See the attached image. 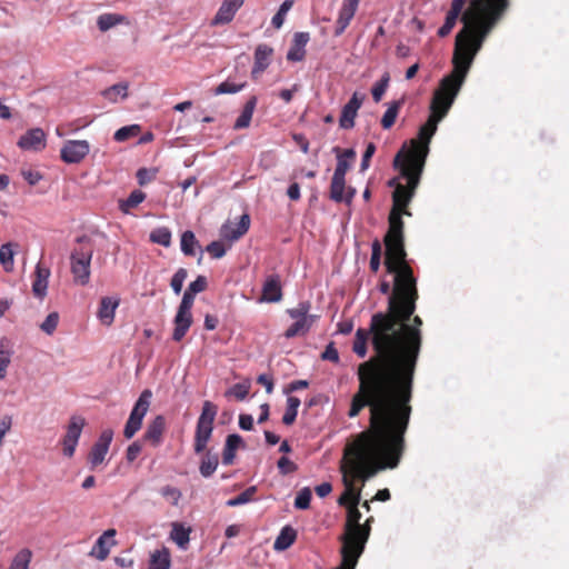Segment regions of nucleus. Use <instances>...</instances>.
<instances>
[{
    "label": "nucleus",
    "instance_id": "obj_1",
    "mask_svg": "<svg viewBox=\"0 0 569 569\" xmlns=\"http://www.w3.org/2000/svg\"><path fill=\"white\" fill-rule=\"evenodd\" d=\"M393 274L395 289L387 310L373 313L368 329L356 331L352 351L365 358L371 337L376 355L358 366L359 385L348 417L356 418L369 408L371 421L409 425L423 322L419 316H413L419 298L417 279Z\"/></svg>",
    "mask_w": 569,
    "mask_h": 569
},
{
    "label": "nucleus",
    "instance_id": "obj_2",
    "mask_svg": "<svg viewBox=\"0 0 569 569\" xmlns=\"http://www.w3.org/2000/svg\"><path fill=\"white\" fill-rule=\"evenodd\" d=\"M408 427L407 423L369 420L368 429L345 447L340 465L345 491L338 499L340 506L348 509V506L359 505L361 487L356 486L357 481L363 486L379 471L398 467L406 449Z\"/></svg>",
    "mask_w": 569,
    "mask_h": 569
},
{
    "label": "nucleus",
    "instance_id": "obj_3",
    "mask_svg": "<svg viewBox=\"0 0 569 569\" xmlns=\"http://www.w3.org/2000/svg\"><path fill=\"white\" fill-rule=\"evenodd\" d=\"M401 157L402 152L396 154L393 166L399 169L400 177L407 183H396V179L389 182V186H395V190L392 192V208L388 217L389 226L383 238L386 247L385 266L388 273L415 277L413 270L407 261L402 216H411L408 206L415 197L425 167L405 161Z\"/></svg>",
    "mask_w": 569,
    "mask_h": 569
},
{
    "label": "nucleus",
    "instance_id": "obj_4",
    "mask_svg": "<svg viewBox=\"0 0 569 569\" xmlns=\"http://www.w3.org/2000/svg\"><path fill=\"white\" fill-rule=\"evenodd\" d=\"M483 41L480 38L457 33L452 57L453 69L440 80L433 91L429 116L441 121L448 114Z\"/></svg>",
    "mask_w": 569,
    "mask_h": 569
},
{
    "label": "nucleus",
    "instance_id": "obj_5",
    "mask_svg": "<svg viewBox=\"0 0 569 569\" xmlns=\"http://www.w3.org/2000/svg\"><path fill=\"white\" fill-rule=\"evenodd\" d=\"M509 7V0H470L460 33L486 39Z\"/></svg>",
    "mask_w": 569,
    "mask_h": 569
},
{
    "label": "nucleus",
    "instance_id": "obj_6",
    "mask_svg": "<svg viewBox=\"0 0 569 569\" xmlns=\"http://www.w3.org/2000/svg\"><path fill=\"white\" fill-rule=\"evenodd\" d=\"M361 512L358 505L348 506L347 518L343 526V533L340 537L341 563L336 569H355L360 556L362 555L366 543L370 537V528L368 525H361Z\"/></svg>",
    "mask_w": 569,
    "mask_h": 569
},
{
    "label": "nucleus",
    "instance_id": "obj_7",
    "mask_svg": "<svg viewBox=\"0 0 569 569\" xmlns=\"http://www.w3.org/2000/svg\"><path fill=\"white\" fill-rule=\"evenodd\" d=\"M93 251V241L88 236H81L76 239V244L70 253V270L74 283L80 286L89 283Z\"/></svg>",
    "mask_w": 569,
    "mask_h": 569
},
{
    "label": "nucleus",
    "instance_id": "obj_8",
    "mask_svg": "<svg viewBox=\"0 0 569 569\" xmlns=\"http://www.w3.org/2000/svg\"><path fill=\"white\" fill-rule=\"evenodd\" d=\"M440 121L429 116L425 124H422L418 132V138L410 141V147H405L399 151L402 152L401 159L419 167H425L429 153V143L431 138L437 131Z\"/></svg>",
    "mask_w": 569,
    "mask_h": 569
},
{
    "label": "nucleus",
    "instance_id": "obj_9",
    "mask_svg": "<svg viewBox=\"0 0 569 569\" xmlns=\"http://www.w3.org/2000/svg\"><path fill=\"white\" fill-rule=\"evenodd\" d=\"M152 392L150 389H144L140 393L123 429V436L126 439H131L140 430L142 420L149 410Z\"/></svg>",
    "mask_w": 569,
    "mask_h": 569
},
{
    "label": "nucleus",
    "instance_id": "obj_10",
    "mask_svg": "<svg viewBox=\"0 0 569 569\" xmlns=\"http://www.w3.org/2000/svg\"><path fill=\"white\" fill-rule=\"evenodd\" d=\"M89 152L90 144L87 140H67L60 150V158L69 164L80 163Z\"/></svg>",
    "mask_w": 569,
    "mask_h": 569
},
{
    "label": "nucleus",
    "instance_id": "obj_11",
    "mask_svg": "<svg viewBox=\"0 0 569 569\" xmlns=\"http://www.w3.org/2000/svg\"><path fill=\"white\" fill-rule=\"evenodd\" d=\"M84 423V419L81 417H72L70 419L67 432L62 439L64 456L69 458L73 456Z\"/></svg>",
    "mask_w": 569,
    "mask_h": 569
},
{
    "label": "nucleus",
    "instance_id": "obj_12",
    "mask_svg": "<svg viewBox=\"0 0 569 569\" xmlns=\"http://www.w3.org/2000/svg\"><path fill=\"white\" fill-rule=\"evenodd\" d=\"M366 99L365 94L353 92L350 100L343 106L341 116L339 119V126L342 129H352L355 127V119L358 114V110L361 108Z\"/></svg>",
    "mask_w": 569,
    "mask_h": 569
},
{
    "label": "nucleus",
    "instance_id": "obj_13",
    "mask_svg": "<svg viewBox=\"0 0 569 569\" xmlns=\"http://www.w3.org/2000/svg\"><path fill=\"white\" fill-rule=\"evenodd\" d=\"M112 438L113 432L111 429H106L101 432L99 439L91 448V451L88 457V460L91 463L92 468L103 462L106 455L108 453Z\"/></svg>",
    "mask_w": 569,
    "mask_h": 569
},
{
    "label": "nucleus",
    "instance_id": "obj_14",
    "mask_svg": "<svg viewBox=\"0 0 569 569\" xmlns=\"http://www.w3.org/2000/svg\"><path fill=\"white\" fill-rule=\"evenodd\" d=\"M282 284L279 274L273 273L266 278L259 302H279L282 299Z\"/></svg>",
    "mask_w": 569,
    "mask_h": 569
},
{
    "label": "nucleus",
    "instance_id": "obj_15",
    "mask_svg": "<svg viewBox=\"0 0 569 569\" xmlns=\"http://www.w3.org/2000/svg\"><path fill=\"white\" fill-rule=\"evenodd\" d=\"M468 0H452L449 11L447 12L445 23L438 29V36L440 38L447 37L453 29V27L457 23V20L459 16H463V13L467 11L465 9V6Z\"/></svg>",
    "mask_w": 569,
    "mask_h": 569
},
{
    "label": "nucleus",
    "instance_id": "obj_16",
    "mask_svg": "<svg viewBox=\"0 0 569 569\" xmlns=\"http://www.w3.org/2000/svg\"><path fill=\"white\" fill-rule=\"evenodd\" d=\"M360 0H343L337 19L335 36H341L355 17Z\"/></svg>",
    "mask_w": 569,
    "mask_h": 569
},
{
    "label": "nucleus",
    "instance_id": "obj_17",
    "mask_svg": "<svg viewBox=\"0 0 569 569\" xmlns=\"http://www.w3.org/2000/svg\"><path fill=\"white\" fill-rule=\"evenodd\" d=\"M18 146L23 150L40 151L46 147V133L40 128L30 129L20 137Z\"/></svg>",
    "mask_w": 569,
    "mask_h": 569
},
{
    "label": "nucleus",
    "instance_id": "obj_18",
    "mask_svg": "<svg viewBox=\"0 0 569 569\" xmlns=\"http://www.w3.org/2000/svg\"><path fill=\"white\" fill-rule=\"evenodd\" d=\"M310 41L309 32H296L291 40V46L287 52V60L291 62H299L306 58V46Z\"/></svg>",
    "mask_w": 569,
    "mask_h": 569
},
{
    "label": "nucleus",
    "instance_id": "obj_19",
    "mask_svg": "<svg viewBox=\"0 0 569 569\" xmlns=\"http://www.w3.org/2000/svg\"><path fill=\"white\" fill-rule=\"evenodd\" d=\"M244 0H223L218 9L212 26L227 24L232 21L237 11L242 7Z\"/></svg>",
    "mask_w": 569,
    "mask_h": 569
},
{
    "label": "nucleus",
    "instance_id": "obj_20",
    "mask_svg": "<svg viewBox=\"0 0 569 569\" xmlns=\"http://www.w3.org/2000/svg\"><path fill=\"white\" fill-rule=\"evenodd\" d=\"M51 271L49 268L38 262L33 272L32 293L36 298L42 300L47 296L49 277Z\"/></svg>",
    "mask_w": 569,
    "mask_h": 569
},
{
    "label": "nucleus",
    "instance_id": "obj_21",
    "mask_svg": "<svg viewBox=\"0 0 569 569\" xmlns=\"http://www.w3.org/2000/svg\"><path fill=\"white\" fill-rule=\"evenodd\" d=\"M250 227V217L249 214L244 213L240 217V220L238 223H224L221 227L220 234L223 239H227L229 241H236L240 239Z\"/></svg>",
    "mask_w": 569,
    "mask_h": 569
},
{
    "label": "nucleus",
    "instance_id": "obj_22",
    "mask_svg": "<svg viewBox=\"0 0 569 569\" xmlns=\"http://www.w3.org/2000/svg\"><path fill=\"white\" fill-rule=\"evenodd\" d=\"M346 191V177L335 174L332 176L330 183V198L336 202H350L355 196V189L349 188L348 192Z\"/></svg>",
    "mask_w": 569,
    "mask_h": 569
},
{
    "label": "nucleus",
    "instance_id": "obj_23",
    "mask_svg": "<svg viewBox=\"0 0 569 569\" xmlns=\"http://www.w3.org/2000/svg\"><path fill=\"white\" fill-rule=\"evenodd\" d=\"M120 303L118 298L102 297L97 312L102 325L110 327L113 323L116 310Z\"/></svg>",
    "mask_w": 569,
    "mask_h": 569
},
{
    "label": "nucleus",
    "instance_id": "obj_24",
    "mask_svg": "<svg viewBox=\"0 0 569 569\" xmlns=\"http://www.w3.org/2000/svg\"><path fill=\"white\" fill-rule=\"evenodd\" d=\"M116 536L114 529L106 530L96 541L91 556L97 558L98 560H106L110 552V547L116 545L114 540H111Z\"/></svg>",
    "mask_w": 569,
    "mask_h": 569
},
{
    "label": "nucleus",
    "instance_id": "obj_25",
    "mask_svg": "<svg viewBox=\"0 0 569 569\" xmlns=\"http://www.w3.org/2000/svg\"><path fill=\"white\" fill-rule=\"evenodd\" d=\"M166 430V419L159 415L148 425L143 439L151 446L158 447L162 442V436Z\"/></svg>",
    "mask_w": 569,
    "mask_h": 569
},
{
    "label": "nucleus",
    "instance_id": "obj_26",
    "mask_svg": "<svg viewBox=\"0 0 569 569\" xmlns=\"http://www.w3.org/2000/svg\"><path fill=\"white\" fill-rule=\"evenodd\" d=\"M332 151L337 156V166L333 173L346 177L356 159V151L352 148L341 150L339 147H335Z\"/></svg>",
    "mask_w": 569,
    "mask_h": 569
},
{
    "label": "nucleus",
    "instance_id": "obj_27",
    "mask_svg": "<svg viewBox=\"0 0 569 569\" xmlns=\"http://www.w3.org/2000/svg\"><path fill=\"white\" fill-rule=\"evenodd\" d=\"M192 321L193 319L191 312L177 310L173 319L174 328L172 332V339L177 342L181 341L190 329Z\"/></svg>",
    "mask_w": 569,
    "mask_h": 569
},
{
    "label": "nucleus",
    "instance_id": "obj_28",
    "mask_svg": "<svg viewBox=\"0 0 569 569\" xmlns=\"http://www.w3.org/2000/svg\"><path fill=\"white\" fill-rule=\"evenodd\" d=\"M213 423L197 421L194 435V451L202 452L207 448V443L211 438Z\"/></svg>",
    "mask_w": 569,
    "mask_h": 569
},
{
    "label": "nucleus",
    "instance_id": "obj_29",
    "mask_svg": "<svg viewBox=\"0 0 569 569\" xmlns=\"http://www.w3.org/2000/svg\"><path fill=\"white\" fill-rule=\"evenodd\" d=\"M258 103V98L256 96H251L247 102L244 103L240 116L236 119L233 123L234 130H242L250 126L251 119L254 112V109Z\"/></svg>",
    "mask_w": 569,
    "mask_h": 569
},
{
    "label": "nucleus",
    "instance_id": "obj_30",
    "mask_svg": "<svg viewBox=\"0 0 569 569\" xmlns=\"http://www.w3.org/2000/svg\"><path fill=\"white\" fill-rule=\"evenodd\" d=\"M272 52V48L268 44L262 43L256 48L252 73L263 72L269 67Z\"/></svg>",
    "mask_w": 569,
    "mask_h": 569
},
{
    "label": "nucleus",
    "instance_id": "obj_31",
    "mask_svg": "<svg viewBox=\"0 0 569 569\" xmlns=\"http://www.w3.org/2000/svg\"><path fill=\"white\" fill-rule=\"evenodd\" d=\"M243 443L242 438L237 435H229L226 439V445L222 451V463L226 466L232 465L237 449Z\"/></svg>",
    "mask_w": 569,
    "mask_h": 569
},
{
    "label": "nucleus",
    "instance_id": "obj_32",
    "mask_svg": "<svg viewBox=\"0 0 569 569\" xmlns=\"http://www.w3.org/2000/svg\"><path fill=\"white\" fill-rule=\"evenodd\" d=\"M19 247L16 242H7L0 247V264L6 272H12L14 269L16 249Z\"/></svg>",
    "mask_w": 569,
    "mask_h": 569
},
{
    "label": "nucleus",
    "instance_id": "obj_33",
    "mask_svg": "<svg viewBox=\"0 0 569 569\" xmlns=\"http://www.w3.org/2000/svg\"><path fill=\"white\" fill-rule=\"evenodd\" d=\"M297 539V531L290 527L286 526L281 529L279 536L276 538L273 543L274 550L283 551L291 547Z\"/></svg>",
    "mask_w": 569,
    "mask_h": 569
},
{
    "label": "nucleus",
    "instance_id": "obj_34",
    "mask_svg": "<svg viewBox=\"0 0 569 569\" xmlns=\"http://www.w3.org/2000/svg\"><path fill=\"white\" fill-rule=\"evenodd\" d=\"M170 552L166 547L151 552L148 569H170Z\"/></svg>",
    "mask_w": 569,
    "mask_h": 569
},
{
    "label": "nucleus",
    "instance_id": "obj_35",
    "mask_svg": "<svg viewBox=\"0 0 569 569\" xmlns=\"http://www.w3.org/2000/svg\"><path fill=\"white\" fill-rule=\"evenodd\" d=\"M316 318L300 319L295 321L286 331L284 337L291 339L297 336H305L312 327Z\"/></svg>",
    "mask_w": 569,
    "mask_h": 569
},
{
    "label": "nucleus",
    "instance_id": "obj_36",
    "mask_svg": "<svg viewBox=\"0 0 569 569\" xmlns=\"http://www.w3.org/2000/svg\"><path fill=\"white\" fill-rule=\"evenodd\" d=\"M403 104V100L392 101L381 118V127L386 130L390 129L398 117V113Z\"/></svg>",
    "mask_w": 569,
    "mask_h": 569
},
{
    "label": "nucleus",
    "instance_id": "obj_37",
    "mask_svg": "<svg viewBox=\"0 0 569 569\" xmlns=\"http://www.w3.org/2000/svg\"><path fill=\"white\" fill-rule=\"evenodd\" d=\"M126 21V17L117 13H103L98 17L97 26L100 31L106 32L117 24Z\"/></svg>",
    "mask_w": 569,
    "mask_h": 569
},
{
    "label": "nucleus",
    "instance_id": "obj_38",
    "mask_svg": "<svg viewBox=\"0 0 569 569\" xmlns=\"http://www.w3.org/2000/svg\"><path fill=\"white\" fill-rule=\"evenodd\" d=\"M190 529L184 528L181 523L174 522L170 533L171 539L182 549H186L190 540Z\"/></svg>",
    "mask_w": 569,
    "mask_h": 569
},
{
    "label": "nucleus",
    "instance_id": "obj_39",
    "mask_svg": "<svg viewBox=\"0 0 569 569\" xmlns=\"http://www.w3.org/2000/svg\"><path fill=\"white\" fill-rule=\"evenodd\" d=\"M146 199V193L139 189L133 190L126 200L119 201V208L123 213L138 207Z\"/></svg>",
    "mask_w": 569,
    "mask_h": 569
},
{
    "label": "nucleus",
    "instance_id": "obj_40",
    "mask_svg": "<svg viewBox=\"0 0 569 569\" xmlns=\"http://www.w3.org/2000/svg\"><path fill=\"white\" fill-rule=\"evenodd\" d=\"M299 406H300L299 398L293 397V396L288 397L286 412L282 417V422L286 426H290L295 422L297 415H298Z\"/></svg>",
    "mask_w": 569,
    "mask_h": 569
},
{
    "label": "nucleus",
    "instance_id": "obj_41",
    "mask_svg": "<svg viewBox=\"0 0 569 569\" xmlns=\"http://www.w3.org/2000/svg\"><path fill=\"white\" fill-rule=\"evenodd\" d=\"M103 97L111 102H117L118 97L120 96L122 99L128 96V84L127 83H117L106 89L102 92Z\"/></svg>",
    "mask_w": 569,
    "mask_h": 569
},
{
    "label": "nucleus",
    "instance_id": "obj_42",
    "mask_svg": "<svg viewBox=\"0 0 569 569\" xmlns=\"http://www.w3.org/2000/svg\"><path fill=\"white\" fill-rule=\"evenodd\" d=\"M11 361V351L9 350V342L6 339L0 341V379L7 375V368Z\"/></svg>",
    "mask_w": 569,
    "mask_h": 569
},
{
    "label": "nucleus",
    "instance_id": "obj_43",
    "mask_svg": "<svg viewBox=\"0 0 569 569\" xmlns=\"http://www.w3.org/2000/svg\"><path fill=\"white\" fill-rule=\"evenodd\" d=\"M310 309H311L310 302L302 301L296 308L288 309L287 313L295 321L300 320V319L317 318L316 316L309 315Z\"/></svg>",
    "mask_w": 569,
    "mask_h": 569
},
{
    "label": "nucleus",
    "instance_id": "obj_44",
    "mask_svg": "<svg viewBox=\"0 0 569 569\" xmlns=\"http://www.w3.org/2000/svg\"><path fill=\"white\" fill-rule=\"evenodd\" d=\"M32 558L31 550L21 549L13 558L9 569H28Z\"/></svg>",
    "mask_w": 569,
    "mask_h": 569
},
{
    "label": "nucleus",
    "instance_id": "obj_45",
    "mask_svg": "<svg viewBox=\"0 0 569 569\" xmlns=\"http://www.w3.org/2000/svg\"><path fill=\"white\" fill-rule=\"evenodd\" d=\"M218 463H219V460L216 455L207 453L200 463V468H199L200 473L204 478L212 476V473L216 471V469L218 467Z\"/></svg>",
    "mask_w": 569,
    "mask_h": 569
},
{
    "label": "nucleus",
    "instance_id": "obj_46",
    "mask_svg": "<svg viewBox=\"0 0 569 569\" xmlns=\"http://www.w3.org/2000/svg\"><path fill=\"white\" fill-rule=\"evenodd\" d=\"M140 130H141V128L139 124L126 126V127L118 129L114 132L113 139L118 142H123L133 137H137L140 133Z\"/></svg>",
    "mask_w": 569,
    "mask_h": 569
},
{
    "label": "nucleus",
    "instance_id": "obj_47",
    "mask_svg": "<svg viewBox=\"0 0 569 569\" xmlns=\"http://www.w3.org/2000/svg\"><path fill=\"white\" fill-rule=\"evenodd\" d=\"M198 244V240L192 231L187 230L181 236V251L186 256H194V247Z\"/></svg>",
    "mask_w": 569,
    "mask_h": 569
},
{
    "label": "nucleus",
    "instance_id": "obj_48",
    "mask_svg": "<svg viewBox=\"0 0 569 569\" xmlns=\"http://www.w3.org/2000/svg\"><path fill=\"white\" fill-rule=\"evenodd\" d=\"M381 254H382V247L378 239L373 240L371 243V258L369 262L370 270L372 272H378L381 266Z\"/></svg>",
    "mask_w": 569,
    "mask_h": 569
},
{
    "label": "nucleus",
    "instance_id": "obj_49",
    "mask_svg": "<svg viewBox=\"0 0 569 569\" xmlns=\"http://www.w3.org/2000/svg\"><path fill=\"white\" fill-rule=\"evenodd\" d=\"M150 240L163 247H169L171 243V232L166 227L157 228L150 233Z\"/></svg>",
    "mask_w": 569,
    "mask_h": 569
},
{
    "label": "nucleus",
    "instance_id": "obj_50",
    "mask_svg": "<svg viewBox=\"0 0 569 569\" xmlns=\"http://www.w3.org/2000/svg\"><path fill=\"white\" fill-rule=\"evenodd\" d=\"M295 0H284L278 12L272 17L271 23L276 29H280L284 22L287 12L293 7Z\"/></svg>",
    "mask_w": 569,
    "mask_h": 569
},
{
    "label": "nucleus",
    "instance_id": "obj_51",
    "mask_svg": "<svg viewBox=\"0 0 569 569\" xmlns=\"http://www.w3.org/2000/svg\"><path fill=\"white\" fill-rule=\"evenodd\" d=\"M218 412V407L209 400H206L202 405V411L198 421L213 423Z\"/></svg>",
    "mask_w": 569,
    "mask_h": 569
},
{
    "label": "nucleus",
    "instance_id": "obj_52",
    "mask_svg": "<svg viewBox=\"0 0 569 569\" xmlns=\"http://www.w3.org/2000/svg\"><path fill=\"white\" fill-rule=\"evenodd\" d=\"M256 491H257L256 487H249L244 491H242L240 495H238L237 497L229 499L227 501V506L237 507L240 505H244L252 499Z\"/></svg>",
    "mask_w": 569,
    "mask_h": 569
},
{
    "label": "nucleus",
    "instance_id": "obj_53",
    "mask_svg": "<svg viewBox=\"0 0 569 569\" xmlns=\"http://www.w3.org/2000/svg\"><path fill=\"white\" fill-rule=\"evenodd\" d=\"M246 87V82L237 84L230 81H223L218 87L214 88L213 93L216 96L227 94V93H237L241 91Z\"/></svg>",
    "mask_w": 569,
    "mask_h": 569
},
{
    "label": "nucleus",
    "instance_id": "obj_54",
    "mask_svg": "<svg viewBox=\"0 0 569 569\" xmlns=\"http://www.w3.org/2000/svg\"><path fill=\"white\" fill-rule=\"evenodd\" d=\"M389 80V73H385L382 78L372 87L371 93L375 102H379L382 99V96L388 88Z\"/></svg>",
    "mask_w": 569,
    "mask_h": 569
},
{
    "label": "nucleus",
    "instance_id": "obj_55",
    "mask_svg": "<svg viewBox=\"0 0 569 569\" xmlns=\"http://www.w3.org/2000/svg\"><path fill=\"white\" fill-rule=\"evenodd\" d=\"M188 277V271L184 268H179L172 276L170 286L176 295H179L182 290L183 282Z\"/></svg>",
    "mask_w": 569,
    "mask_h": 569
},
{
    "label": "nucleus",
    "instance_id": "obj_56",
    "mask_svg": "<svg viewBox=\"0 0 569 569\" xmlns=\"http://www.w3.org/2000/svg\"><path fill=\"white\" fill-rule=\"evenodd\" d=\"M310 500H311V490L309 488L301 489L296 499H295V507L297 509H308L310 507Z\"/></svg>",
    "mask_w": 569,
    "mask_h": 569
},
{
    "label": "nucleus",
    "instance_id": "obj_57",
    "mask_svg": "<svg viewBox=\"0 0 569 569\" xmlns=\"http://www.w3.org/2000/svg\"><path fill=\"white\" fill-rule=\"evenodd\" d=\"M59 323V315L57 312H51L47 316L44 321L40 325V328L47 335H52Z\"/></svg>",
    "mask_w": 569,
    "mask_h": 569
},
{
    "label": "nucleus",
    "instance_id": "obj_58",
    "mask_svg": "<svg viewBox=\"0 0 569 569\" xmlns=\"http://www.w3.org/2000/svg\"><path fill=\"white\" fill-rule=\"evenodd\" d=\"M206 250L213 259H220L226 254V248L221 241H212Z\"/></svg>",
    "mask_w": 569,
    "mask_h": 569
},
{
    "label": "nucleus",
    "instance_id": "obj_59",
    "mask_svg": "<svg viewBox=\"0 0 569 569\" xmlns=\"http://www.w3.org/2000/svg\"><path fill=\"white\" fill-rule=\"evenodd\" d=\"M277 466L281 475H289L298 469L297 465L284 456L278 460Z\"/></svg>",
    "mask_w": 569,
    "mask_h": 569
},
{
    "label": "nucleus",
    "instance_id": "obj_60",
    "mask_svg": "<svg viewBox=\"0 0 569 569\" xmlns=\"http://www.w3.org/2000/svg\"><path fill=\"white\" fill-rule=\"evenodd\" d=\"M250 390V386L247 383H236L227 395H232L238 400H244Z\"/></svg>",
    "mask_w": 569,
    "mask_h": 569
},
{
    "label": "nucleus",
    "instance_id": "obj_61",
    "mask_svg": "<svg viewBox=\"0 0 569 569\" xmlns=\"http://www.w3.org/2000/svg\"><path fill=\"white\" fill-rule=\"evenodd\" d=\"M160 493L164 497V498H169L172 500V505L173 506H177L180 498H181V492L178 488L176 487H172V486H164L161 488L160 490Z\"/></svg>",
    "mask_w": 569,
    "mask_h": 569
},
{
    "label": "nucleus",
    "instance_id": "obj_62",
    "mask_svg": "<svg viewBox=\"0 0 569 569\" xmlns=\"http://www.w3.org/2000/svg\"><path fill=\"white\" fill-rule=\"evenodd\" d=\"M376 152V146L373 142H369L367 144V148L362 154V160H361V164H360V171H366L369 166H370V160L372 158V156L375 154Z\"/></svg>",
    "mask_w": 569,
    "mask_h": 569
},
{
    "label": "nucleus",
    "instance_id": "obj_63",
    "mask_svg": "<svg viewBox=\"0 0 569 569\" xmlns=\"http://www.w3.org/2000/svg\"><path fill=\"white\" fill-rule=\"evenodd\" d=\"M207 287H208L207 278L204 276H198L194 281L189 283L187 289L190 292L197 295V293L204 291L207 289Z\"/></svg>",
    "mask_w": 569,
    "mask_h": 569
},
{
    "label": "nucleus",
    "instance_id": "obj_64",
    "mask_svg": "<svg viewBox=\"0 0 569 569\" xmlns=\"http://www.w3.org/2000/svg\"><path fill=\"white\" fill-rule=\"evenodd\" d=\"M196 295L190 292L188 289L184 291L182 296V300L178 307V310H182L186 312H191Z\"/></svg>",
    "mask_w": 569,
    "mask_h": 569
}]
</instances>
